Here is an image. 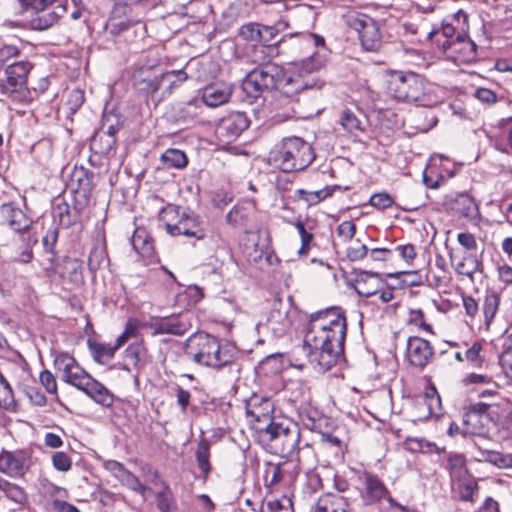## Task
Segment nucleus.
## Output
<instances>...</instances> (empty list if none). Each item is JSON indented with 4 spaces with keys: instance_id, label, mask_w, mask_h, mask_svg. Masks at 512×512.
<instances>
[{
    "instance_id": "nucleus-64",
    "label": "nucleus",
    "mask_w": 512,
    "mask_h": 512,
    "mask_svg": "<svg viewBox=\"0 0 512 512\" xmlns=\"http://www.w3.org/2000/svg\"><path fill=\"white\" fill-rule=\"evenodd\" d=\"M337 234L340 236L345 242L353 239L356 233V226L352 221H343L337 227Z\"/></svg>"
},
{
    "instance_id": "nucleus-51",
    "label": "nucleus",
    "mask_w": 512,
    "mask_h": 512,
    "mask_svg": "<svg viewBox=\"0 0 512 512\" xmlns=\"http://www.w3.org/2000/svg\"><path fill=\"white\" fill-rule=\"evenodd\" d=\"M487 460L499 468H512V454L491 451L488 453Z\"/></svg>"
},
{
    "instance_id": "nucleus-38",
    "label": "nucleus",
    "mask_w": 512,
    "mask_h": 512,
    "mask_svg": "<svg viewBox=\"0 0 512 512\" xmlns=\"http://www.w3.org/2000/svg\"><path fill=\"white\" fill-rule=\"evenodd\" d=\"M210 458V444L207 440L203 439L199 442L197 451H196V460L199 469L204 474V478L207 477L209 472L211 471V464L209 461Z\"/></svg>"
},
{
    "instance_id": "nucleus-35",
    "label": "nucleus",
    "mask_w": 512,
    "mask_h": 512,
    "mask_svg": "<svg viewBox=\"0 0 512 512\" xmlns=\"http://www.w3.org/2000/svg\"><path fill=\"white\" fill-rule=\"evenodd\" d=\"M131 242L133 248L142 255H149L153 251V241L145 229L137 228Z\"/></svg>"
},
{
    "instance_id": "nucleus-15",
    "label": "nucleus",
    "mask_w": 512,
    "mask_h": 512,
    "mask_svg": "<svg viewBox=\"0 0 512 512\" xmlns=\"http://www.w3.org/2000/svg\"><path fill=\"white\" fill-rule=\"evenodd\" d=\"M113 115H105L103 119L102 133L96 134L91 142L92 149L98 153H108L115 145V135L119 131V122H111Z\"/></svg>"
},
{
    "instance_id": "nucleus-56",
    "label": "nucleus",
    "mask_w": 512,
    "mask_h": 512,
    "mask_svg": "<svg viewBox=\"0 0 512 512\" xmlns=\"http://www.w3.org/2000/svg\"><path fill=\"white\" fill-rule=\"evenodd\" d=\"M368 254V247L365 244H362L359 239H357L354 245L350 246L347 249V257L351 261H359L365 258Z\"/></svg>"
},
{
    "instance_id": "nucleus-11",
    "label": "nucleus",
    "mask_w": 512,
    "mask_h": 512,
    "mask_svg": "<svg viewBox=\"0 0 512 512\" xmlns=\"http://www.w3.org/2000/svg\"><path fill=\"white\" fill-rule=\"evenodd\" d=\"M274 411V403L269 398L253 396L246 404V415L250 418L255 431L260 437V427L268 426L270 422H275L278 419H273L272 414Z\"/></svg>"
},
{
    "instance_id": "nucleus-34",
    "label": "nucleus",
    "mask_w": 512,
    "mask_h": 512,
    "mask_svg": "<svg viewBox=\"0 0 512 512\" xmlns=\"http://www.w3.org/2000/svg\"><path fill=\"white\" fill-rule=\"evenodd\" d=\"M339 188V186L334 185L326 186L325 188L316 191H306L303 189H299L297 191V194L299 198L305 201L308 205H316L323 201L324 199H326L327 197L331 196L333 192Z\"/></svg>"
},
{
    "instance_id": "nucleus-59",
    "label": "nucleus",
    "mask_w": 512,
    "mask_h": 512,
    "mask_svg": "<svg viewBox=\"0 0 512 512\" xmlns=\"http://www.w3.org/2000/svg\"><path fill=\"white\" fill-rule=\"evenodd\" d=\"M291 506V500L288 498L272 500L266 504V508L262 512H292Z\"/></svg>"
},
{
    "instance_id": "nucleus-39",
    "label": "nucleus",
    "mask_w": 512,
    "mask_h": 512,
    "mask_svg": "<svg viewBox=\"0 0 512 512\" xmlns=\"http://www.w3.org/2000/svg\"><path fill=\"white\" fill-rule=\"evenodd\" d=\"M91 377L80 365H77L62 381L82 391Z\"/></svg>"
},
{
    "instance_id": "nucleus-52",
    "label": "nucleus",
    "mask_w": 512,
    "mask_h": 512,
    "mask_svg": "<svg viewBox=\"0 0 512 512\" xmlns=\"http://www.w3.org/2000/svg\"><path fill=\"white\" fill-rule=\"evenodd\" d=\"M106 257V252L103 246H95L89 254L88 266L91 271H96Z\"/></svg>"
},
{
    "instance_id": "nucleus-44",
    "label": "nucleus",
    "mask_w": 512,
    "mask_h": 512,
    "mask_svg": "<svg viewBox=\"0 0 512 512\" xmlns=\"http://www.w3.org/2000/svg\"><path fill=\"white\" fill-rule=\"evenodd\" d=\"M60 265L61 262L58 261L55 251H52V253L45 252L44 257L41 260V266L48 278H54L58 274Z\"/></svg>"
},
{
    "instance_id": "nucleus-17",
    "label": "nucleus",
    "mask_w": 512,
    "mask_h": 512,
    "mask_svg": "<svg viewBox=\"0 0 512 512\" xmlns=\"http://www.w3.org/2000/svg\"><path fill=\"white\" fill-rule=\"evenodd\" d=\"M362 499L365 504L372 505L388 497L389 492L382 480L371 473L363 475Z\"/></svg>"
},
{
    "instance_id": "nucleus-27",
    "label": "nucleus",
    "mask_w": 512,
    "mask_h": 512,
    "mask_svg": "<svg viewBox=\"0 0 512 512\" xmlns=\"http://www.w3.org/2000/svg\"><path fill=\"white\" fill-rule=\"evenodd\" d=\"M188 78L186 72L183 70H171L160 75V84H162L160 100H164L170 96L173 89L180 83H183Z\"/></svg>"
},
{
    "instance_id": "nucleus-25",
    "label": "nucleus",
    "mask_w": 512,
    "mask_h": 512,
    "mask_svg": "<svg viewBox=\"0 0 512 512\" xmlns=\"http://www.w3.org/2000/svg\"><path fill=\"white\" fill-rule=\"evenodd\" d=\"M135 87L144 93L151 95V99L156 104L162 100L158 99L161 96L162 84H160V75H150L148 72H141L135 77Z\"/></svg>"
},
{
    "instance_id": "nucleus-7",
    "label": "nucleus",
    "mask_w": 512,
    "mask_h": 512,
    "mask_svg": "<svg viewBox=\"0 0 512 512\" xmlns=\"http://www.w3.org/2000/svg\"><path fill=\"white\" fill-rule=\"evenodd\" d=\"M345 24L357 32L362 47L376 52L382 45V33L378 22L367 14L349 11L343 16Z\"/></svg>"
},
{
    "instance_id": "nucleus-36",
    "label": "nucleus",
    "mask_w": 512,
    "mask_h": 512,
    "mask_svg": "<svg viewBox=\"0 0 512 512\" xmlns=\"http://www.w3.org/2000/svg\"><path fill=\"white\" fill-rule=\"evenodd\" d=\"M501 127L504 133V138L496 141L495 148L501 153L512 156V117L503 119Z\"/></svg>"
},
{
    "instance_id": "nucleus-19",
    "label": "nucleus",
    "mask_w": 512,
    "mask_h": 512,
    "mask_svg": "<svg viewBox=\"0 0 512 512\" xmlns=\"http://www.w3.org/2000/svg\"><path fill=\"white\" fill-rule=\"evenodd\" d=\"M31 67L28 61L11 62L9 65H6L8 95L26 86L27 76Z\"/></svg>"
},
{
    "instance_id": "nucleus-62",
    "label": "nucleus",
    "mask_w": 512,
    "mask_h": 512,
    "mask_svg": "<svg viewBox=\"0 0 512 512\" xmlns=\"http://www.w3.org/2000/svg\"><path fill=\"white\" fill-rule=\"evenodd\" d=\"M494 382V379L492 376L488 374H479V373H470L466 375L463 379V383L466 386L469 385H488L492 384Z\"/></svg>"
},
{
    "instance_id": "nucleus-33",
    "label": "nucleus",
    "mask_w": 512,
    "mask_h": 512,
    "mask_svg": "<svg viewBox=\"0 0 512 512\" xmlns=\"http://www.w3.org/2000/svg\"><path fill=\"white\" fill-rule=\"evenodd\" d=\"M161 161L166 168L183 169L188 164L186 154L179 150L170 148L161 155Z\"/></svg>"
},
{
    "instance_id": "nucleus-18",
    "label": "nucleus",
    "mask_w": 512,
    "mask_h": 512,
    "mask_svg": "<svg viewBox=\"0 0 512 512\" xmlns=\"http://www.w3.org/2000/svg\"><path fill=\"white\" fill-rule=\"evenodd\" d=\"M313 512H355L352 503L339 493L321 495L313 507Z\"/></svg>"
},
{
    "instance_id": "nucleus-49",
    "label": "nucleus",
    "mask_w": 512,
    "mask_h": 512,
    "mask_svg": "<svg viewBox=\"0 0 512 512\" xmlns=\"http://www.w3.org/2000/svg\"><path fill=\"white\" fill-rule=\"evenodd\" d=\"M341 124L343 128L350 133L362 130L361 121L356 117V115L353 112L349 110L343 111L341 116Z\"/></svg>"
},
{
    "instance_id": "nucleus-47",
    "label": "nucleus",
    "mask_w": 512,
    "mask_h": 512,
    "mask_svg": "<svg viewBox=\"0 0 512 512\" xmlns=\"http://www.w3.org/2000/svg\"><path fill=\"white\" fill-rule=\"evenodd\" d=\"M499 302V297L495 293L488 294L485 297L483 303V313L487 324H489L494 318L499 307Z\"/></svg>"
},
{
    "instance_id": "nucleus-22",
    "label": "nucleus",
    "mask_w": 512,
    "mask_h": 512,
    "mask_svg": "<svg viewBox=\"0 0 512 512\" xmlns=\"http://www.w3.org/2000/svg\"><path fill=\"white\" fill-rule=\"evenodd\" d=\"M34 10L36 13L32 17L30 24L35 30H46L52 27L66 12V9L61 5L53 7L52 9L47 7Z\"/></svg>"
},
{
    "instance_id": "nucleus-1",
    "label": "nucleus",
    "mask_w": 512,
    "mask_h": 512,
    "mask_svg": "<svg viewBox=\"0 0 512 512\" xmlns=\"http://www.w3.org/2000/svg\"><path fill=\"white\" fill-rule=\"evenodd\" d=\"M347 333L346 317L338 309L319 311L310 316L302 346L292 352L295 367L303 368L299 356L305 355L308 362L320 371L333 367L344 353Z\"/></svg>"
},
{
    "instance_id": "nucleus-50",
    "label": "nucleus",
    "mask_w": 512,
    "mask_h": 512,
    "mask_svg": "<svg viewBox=\"0 0 512 512\" xmlns=\"http://www.w3.org/2000/svg\"><path fill=\"white\" fill-rule=\"evenodd\" d=\"M201 105V100L198 97H194L188 102L183 103L180 108L181 117L183 119L194 118L198 115Z\"/></svg>"
},
{
    "instance_id": "nucleus-8",
    "label": "nucleus",
    "mask_w": 512,
    "mask_h": 512,
    "mask_svg": "<svg viewBox=\"0 0 512 512\" xmlns=\"http://www.w3.org/2000/svg\"><path fill=\"white\" fill-rule=\"evenodd\" d=\"M387 92L398 101L414 102L424 92V80L413 72L394 71L388 76Z\"/></svg>"
},
{
    "instance_id": "nucleus-21",
    "label": "nucleus",
    "mask_w": 512,
    "mask_h": 512,
    "mask_svg": "<svg viewBox=\"0 0 512 512\" xmlns=\"http://www.w3.org/2000/svg\"><path fill=\"white\" fill-rule=\"evenodd\" d=\"M63 284H69V289L78 287L83 283L82 264L73 258L66 257L61 261L57 274Z\"/></svg>"
},
{
    "instance_id": "nucleus-63",
    "label": "nucleus",
    "mask_w": 512,
    "mask_h": 512,
    "mask_svg": "<svg viewBox=\"0 0 512 512\" xmlns=\"http://www.w3.org/2000/svg\"><path fill=\"white\" fill-rule=\"evenodd\" d=\"M14 401L13 391L8 381L0 373V405H9Z\"/></svg>"
},
{
    "instance_id": "nucleus-24",
    "label": "nucleus",
    "mask_w": 512,
    "mask_h": 512,
    "mask_svg": "<svg viewBox=\"0 0 512 512\" xmlns=\"http://www.w3.org/2000/svg\"><path fill=\"white\" fill-rule=\"evenodd\" d=\"M81 392L103 407L109 408L114 404L113 393L93 377L90 378Z\"/></svg>"
},
{
    "instance_id": "nucleus-23",
    "label": "nucleus",
    "mask_w": 512,
    "mask_h": 512,
    "mask_svg": "<svg viewBox=\"0 0 512 512\" xmlns=\"http://www.w3.org/2000/svg\"><path fill=\"white\" fill-rule=\"evenodd\" d=\"M231 94L232 90L228 85H209L202 90V96L199 99L208 107H218L227 103Z\"/></svg>"
},
{
    "instance_id": "nucleus-48",
    "label": "nucleus",
    "mask_w": 512,
    "mask_h": 512,
    "mask_svg": "<svg viewBox=\"0 0 512 512\" xmlns=\"http://www.w3.org/2000/svg\"><path fill=\"white\" fill-rule=\"evenodd\" d=\"M478 494V485L474 481H467L459 485V497L463 501L475 502Z\"/></svg>"
},
{
    "instance_id": "nucleus-5",
    "label": "nucleus",
    "mask_w": 512,
    "mask_h": 512,
    "mask_svg": "<svg viewBox=\"0 0 512 512\" xmlns=\"http://www.w3.org/2000/svg\"><path fill=\"white\" fill-rule=\"evenodd\" d=\"M160 220L171 236L193 237L197 240L207 236L200 217L189 209L170 204L160 212Z\"/></svg>"
},
{
    "instance_id": "nucleus-12",
    "label": "nucleus",
    "mask_w": 512,
    "mask_h": 512,
    "mask_svg": "<svg viewBox=\"0 0 512 512\" xmlns=\"http://www.w3.org/2000/svg\"><path fill=\"white\" fill-rule=\"evenodd\" d=\"M248 126L249 120L244 113H232L220 120L216 135L222 143L229 144L235 141Z\"/></svg>"
},
{
    "instance_id": "nucleus-37",
    "label": "nucleus",
    "mask_w": 512,
    "mask_h": 512,
    "mask_svg": "<svg viewBox=\"0 0 512 512\" xmlns=\"http://www.w3.org/2000/svg\"><path fill=\"white\" fill-rule=\"evenodd\" d=\"M481 263L476 255L467 254L456 265V272L460 275L473 278V275L480 270Z\"/></svg>"
},
{
    "instance_id": "nucleus-32",
    "label": "nucleus",
    "mask_w": 512,
    "mask_h": 512,
    "mask_svg": "<svg viewBox=\"0 0 512 512\" xmlns=\"http://www.w3.org/2000/svg\"><path fill=\"white\" fill-rule=\"evenodd\" d=\"M52 215L62 228H69L76 222V217L73 215L70 206L64 201L57 203L53 207Z\"/></svg>"
},
{
    "instance_id": "nucleus-14",
    "label": "nucleus",
    "mask_w": 512,
    "mask_h": 512,
    "mask_svg": "<svg viewBox=\"0 0 512 512\" xmlns=\"http://www.w3.org/2000/svg\"><path fill=\"white\" fill-rule=\"evenodd\" d=\"M433 355V347L427 340L418 336L409 337L406 356L411 365L423 368L431 361Z\"/></svg>"
},
{
    "instance_id": "nucleus-58",
    "label": "nucleus",
    "mask_w": 512,
    "mask_h": 512,
    "mask_svg": "<svg viewBox=\"0 0 512 512\" xmlns=\"http://www.w3.org/2000/svg\"><path fill=\"white\" fill-rule=\"evenodd\" d=\"M227 222L234 226H242L247 220V215L243 207L234 206L226 216Z\"/></svg>"
},
{
    "instance_id": "nucleus-53",
    "label": "nucleus",
    "mask_w": 512,
    "mask_h": 512,
    "mask_svg": "<svg viewBox=\"0 0 512 512\" xmlns=\"http://www.w3.org/2000/svg\"><path fill=\"white\" fill-rule=\"evenodd\" d=\"M481 350L482 345L480 343H474L466 350L465 359L472 365V367H481L483 365L484 359L480 355Z\"/></svg>"
},
{
    "instance_id": "nucleus-4",
    "label": "nucleus",
    "mask_w": 512,
    "mask_h": 512,
    "mask_svg": "<svg viewBox=\"0 0 512 512\" xmlns=\"http://www.w3.org/2000/svg\"><path fill=\"white\" fill-rule=\"evenodd\" d=\"M314 158L311 145L299 137L283 139L281 144L271 152L272 161L284 172L304 170Z\"/></svg>"
},
{
    "instance_id": "nucleus-41",
    "label": "nucleus",
    "mask_w": 512,
    "mask_h": 512,
    "mask_svg": "<svg viewBox=\"0 0 512 512\" xmlns=\"http://www.w3.org/2000/svg\"><path fill=\"white\" fill-rule=\"evenodd\" d=\"M499 363L504 373L512 379V333L504 338L503 351Z\"/></svg>"
},
{
    "instance_id": "nucleus-57",
    "label": "nucleus",
    "mask_w": 512,
    "mask_h": 512,
    "mask_svg": "<svg viewBox=\"0 0 512 512\" xmlns=\"http://www.w3.org/2000/svg\"><path fill=\"white\" fill-rule=\"evenodd\" d=\"M323 66L322 58L317 54L313 53L308 58L301 61V70L305 73H313L319 70Z\"/></svg>"
},
{
    "instance_id": "nucleus-46",
    "label": "nucleus",
    "mask_w": 512,
    "mask_h": 512,
    "mask_svg": "<svg viewBox=\"0 0 512 512\" xmlns=\"http://www.w3.org/2000/svg\"><path fill=\"white\" fill-rule=\"evenodd\" d=\"M261 29L257 23H247L240 27L239 36L247 41L261 42Z\"/></svg>"
},
{
    "instance_id": "nucleus-54",
    "label": "nucleus",
    "mask_w": 512,
    "mask_h": 512,
    "mask_svg": "<svg viewBox=\"0 0 512 512\" xmlns=\"http://www.w3.org/2000/svg\"><path fill=\"white\" fill-rule=\"evenodd\" d=\"M157 507L161 512H170L174 499L172 493L168 487L163 491H160L156 495Z\"/></svg>"
},
{
    "instance_id": "nucleus-45",
    "label": "nucleus",
    "mask_w": 512,
    "mask_h": 512,
    "mask_svg": "<svg viewBox=\"0 0 512 512\" xmlns=\"http://www.w3.org/2000/svg\"><path fill=\"white\" fill-rule=\"evenodd\" d=\"M277 34V30L272 26H262L261 29V42L266 43L267 45H264L259 48V50H256L255 53H262V54H270L275 51V47L270 44L275 38Z\"/></svg>"
},
{
    "instance_id": "nucleus-55",
    "label": "nucleus",
    "mask_w": 512,
    "mask_h": 512,
    "mask_svg": "<svg viewBox=\"0 0 512 512\" xmlns=\"http://www.w3.org/2000/svg\"><path fill=\"white\" fill-rule=\"evenodd\" d=\"M52 463L56 470L66 472L72 466L70 456L65 452H55L52 456Z\"/></svg>"
},
{
    "instance_id": "nucleus-42",
    "label": "nucleus",
    "mask_w": 512,
    "mask_h": 512,
    "mask_svg": "<svg viewBox=\"0 0 512 512\" xmlns=\"http://www.w3.org/2000/svg\"><path fill=\"white\" fill-rule=\"evenodd\" d=\"M292 225L297 229L301 239V247L298 250V255L306 256L313 244V234L305 228V225L301 220L293 222Z\"/></svg>"
},
{
    "instance_id": "nucleus-28",
    "label": "nucleus",
    "mask_w": 512,
    "mask_h": 512,
    "mask_svg": "<svg viewBox=\"0 0 512 512\" xmlns=\"http://www.w3.org/2000/svg\"><path fill=\"white\" fill-rule=\"evenodd\" d=\"M456 29L449 23H443L442 27L438 30H432L428 33L430 39H434L435 43L444 52H447L448 48L456 38Z\"/></svg>"
},
{
    "instance_id": "nucleus-2",
    "label": "nucleus",
    "mask_w": 512,
    "mask_h": 512,
    "mask_svg": "<svg viewBox=\"0 0 512 512\" xmlns=\"http://www.w3.org/2000/svg\"><path fill=\"white\" fill-rule=\"evenodd\" d=\"M260 427L259 441L268 447L271 453L281 457H293L303 448L310 446L303 438L300 426L289 418H281Z\"/></svg>"
},
{
    "instance_id": "nucleus-26",
    "label": "nucleus",
    "mask_w": 512,
    "mask_h": 512,
    "mask_svg": "<svg viewBox=\"0 0 512 512\" xmlns=\"http://www.w3.org/2000/svg\"><path fill=\"white\" fill-rule=\"evenodd\" d=\"M382 281L377 273L362 272L358 275L355 284V291L365 297L376 296Z\"/></svg>"
},
{
    "instance_id": "nucleus-3",
    "label": "nucleus",
    "mask_w": 512,
    "mask_h": 512,
    "mask_svg": "<svg viewBox=\"0 0 512 512\" xmlns=\"http://www.w3.org/2000/svg\"><path fill=\"white\" fill-rule=\"evenodd\" d=\"M185 352L195 363L216 369L231 364L235 358L231 346L204 332L195 333L187 339Z\"/></svg>"
},
{
    "instance_id": "nucleus-43",
    "label": "nucleus",
    "mask_w": 512,
    "mask_h": 512,
    "mask_svg": "<svg viewBox=\"0 0 512 512\" xmlns=\"http://www.w3.org/2000/svg\"><path fill=\"white\" fill-rule=\"evenodd\" d=\"M407 323L423 332L433 334L432 327L426 322L424 313L421 309H410L408 312Z\"/></svg>"
},
{
    "instance_id": "nucleus-6",
    "label": "nucleus",
    "mask_w": 512,
    "mask_h": 512,
    "mask_svg": "<svg viewBox=\"0 0 512 512\" xmlns=\"http://www.w3.org/2000/svg\"><path fill=\"white\" fill-rule=\"evenodd\" d=\"M0 218L12 230L20 233L25 242V248L16 257V260L21 263H29L33 258L32 246L37 242L27 233L32 225V220L12 202L0 205Z\"/></svg>"
},
{
    "instance_id": "nucleus-16",
    "label": "nucleus",
    "mask_w": 512,
    "mask_h": 512,
    "mask_svg": "<svg viewBox=\"0 0 512 512\" xmlns=\"http://www.w3.org/2000/svg\"><path fill=\"white\" fill-rule=\"evenodd\" d=\"M291 324L292 321L289 317L288 310L279 302L274 305L266 322L261 324V326L270 331L274 337L279 338L287 332Z\"/></svg>"
},
{
    "instance_id": "nucleus-60",
    "label": "nucleus",
    "mask_w": 512,
    "mask_h": 512,
    "mask_svg": "<svg viewBox=\"0 0 512 512\" xmlns=\"http://www.w3.org/2000/svg\"><path fill=\"white\" fill-rule=\"evenodd\" d=\"M464 465V457L460 454H454L448 457L446 468L450 471L452 476H460Z\"/></svg>"
},
{
    "instance_id": "nucleus-10",
    "label": "nucleus",
    "mask_w": 512,
    "mask_h": 512,
    "mask_svg": "<svg viewBox=\"0 0 512 512\" xmlns=\"http://www.w3.org/2000/svg\"><path fill=\"white\" fill-rule=\"evenodd\" d=\"M30 462V454L26 450H2L0 472L14 479L23 478L30 468Z\"/></svg>"
},
{
    "instance_id": "nucleus-61",
    "label": "nucleus",
    "mask_w": 512,
    "mask_h": 512,
    "mask_svg": "<svg viewBox=\"0 0 512 512\" xmlns=\"http://www.w3.org/2000/svg\"><path fill=\"white\" fill-rule=\"evenodd\" d=\"M324 43V38L316 34H306L296 39V45L299 47H319L324 46Z\"/></svg>"
},
{
    "instance_id": "nucleus-40",
    "label": "nucleus",
    "mask_w": 512,
    "mask_h": 512,
    "mask_svg": "<svg viewBox=\"0 0 512 512\" xmlns=\"http://www.w3.org/2000/svg\"><path fill=\"white\" fill-rule=\"evenodd\" d=\"M79 365L74 357L68 353H60L54 359V366L57 372L61 374L63 380L74 368Z\"/></svg>"
},
{
    "instance_id": "nucleus-13",
    "label": "nucleus",
    "mask_w": 512,
    "mask_h": 512,
    "mask_svg": "<svg viewBox=\"0 0 512 512\" xmlns=\"http://www.w3.org/2000/svg\"><path fill=\"white\" fill-rule=\"evenodd\" d=\"M322 84L314 78L305 77L302 74H294L285 77L281 82L277 81V89L288 98L297 96L309 90H319Z\"/></svg>"
},
{
    "instance_id": "nucleus-20",
    "label": "nucleus",
    "mask_w": 512,
    "mask_h": 512,
    "mask_svg": "<svg viewBox=\"0 0 512 512\" xmlns=\"http://www.w3.org/2000/svg\"><path fill=\"white\" fill-rule=\"evenodd\" d=\"M446 53L460 62H471L476 58L477 45L465 34L458 33Z\"/></svg>"
},
{
    "instance_id": "nucleus-30",
    "label": "nucleus",
    "mask_w": 512,
    "mask_h": 512,
    "mask_svg": "<svg viewBox=\"0 0 512 512\" xmlns=\"http://www.w3.org/2000/svg\"><path fill=\"white\" fill-rule=\"evenodd\" d=\"M453 210L465 218L473 219L478 214V206L475 200L468 194L457 196Z\"/></svg>"
},
{
    "instance_id": "nucleus-9",
    "label": "nucleus",
    "mask_w": 512,
    "mask_h": 512,
    "mask_svg": "<svg viewBox=\"0 0 512 512\" xmlns=\"http://www.w3.org/2000/svg\"><path fill=\"white\" fill-rule=\"evenodd\" d=\"M278 74L279 69L275 65L255 68L243 80L242 88L249 97L257 98L265 91L277 87Z\"/></svg>"
},
{
    "instance_id": "nucleus-31",
    "label": "nucleus",
    "mask_w": 512,
    "mask_h": 512,
    "mask_svg": "<svg viewBox=\"0 0 512 512\" xmlns=\"http://www.w3.org/2000/svg\"><path fill=\"white\" fill-rule=\"evenodd\" d=\"M0 491L11 501L23 505L27 502V494L25 490L2 477H0Z\"/></svg>"
},
{
    "instance_id": "nucleus-29",
    "label": "nucleus",
    "mask_w": 512,
    "mask_h": 512,
    "mask_svg": "<svg viewBox=\"0 0 512 512\" xmlns=\"http://www.w3.org/2000/svg\"><path fill=\"white\" fill-rule=\"evenodd\" d=\"M152 328L154 329V335L171 334L181 336L186 333L188 326L182 320L164 319L154 323Z\"/></svg>"
}]
</instances>
